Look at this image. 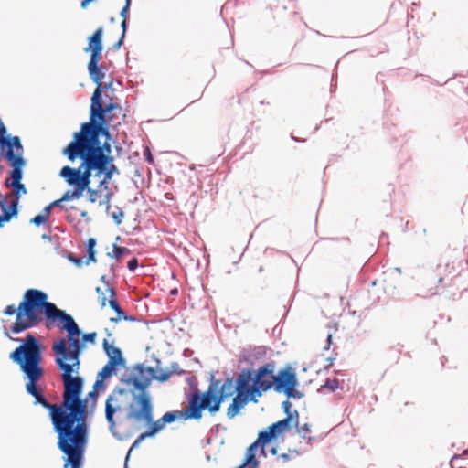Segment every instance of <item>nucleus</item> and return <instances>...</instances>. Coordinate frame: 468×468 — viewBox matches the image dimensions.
<instances>
[{"instance_id": "nucleus-1", "label": "nucleus", "mask_w": 468, "mask_h": 468, "mask_svg": "<svg viewBox=\"0 0 468 468\" xmlns=\"http://www.w3.org/2000/svg\"><path fill=\"white\" fill-rule=\"evenodd\" d=\"M23 343L9 356L17 364L28 381L25 388L28 394L36 399L35 403L48 410L55 432L58 434V448L66 455L65 468H80L84 449L87 443V399H81L84 381L78 374L80 355L82 344L78 336L67 340L55 341L52 349L55 362L62 371V401L51 404L38 390L37 384L44 377L42 362V346L39 340L28 334Z\"/></svg>"}, {"instance_id": "nucleus-2", "label": "nucleus", "mask_w": 468, "mask_h": 468, "mask_svg": "<svg viewBox=\"0 0 468 468\" xmlns=\"http://www.w3.org/2000/svg\"><path fill=\"white\" fill-rule=\"evenodd\" d=\"M124 117L122 108L113 99L106 104L103 103L101 96L95 101L91 99L90 122L83 123L80 131L74 133L73 141L69 144L70 153H86L107 165H115L110 156L109 143L101 144L99 136L101 134L108 138L109 129L117 128Z\"/></svg>"}, {"instance_id": "nucleus-3", "label": "nucleus", "mask_w": 468, "mask_h": 468, "mask_svg": "<svg viewBox=\"0 0 468 468\" xmlns=\"http://www.w3.org/2000/svg\"><path fill=\"white\" fill-rule=\"evenodd\" d=\"M43 311L48 320L61 323L60 328L68 332L67 340L80 335V330L72 316L48 302V295L37 289L26 291L22 302L17 306V319L11 326V331L18 334L37 325L42 321Z\"/></svg>"}, {"instance_id": "nucleus-4", "label": "nucleus", "mask_w": 468, "mask_h": 468, "mask_svg": "<svg viewBox=\"0 0 468 468\" xmlns=\"http://www.w3.org/2000/svg\"><path fill=\"white\" fill-rule=\"evenodd\" d=\"M63 154L68 157L71 162H74L77 158L81 160V164L79 167L74 168L69 165H65L61 168L59 176L73 187V190H68L64 193L61 197L63 201H69L71 199H80L90 184V177H101L98 187H103L108 189V183L112 178L115 173H118L116 165H107L101 162V160L92 157L86 153L71 154L69 144L65 147L62 151Z\"/></svg>"}, {"instance_id": "nucleus-5", "label": "nucleus", "mask_w": 468, "mask_h": 468, "mask_svg": "<svg viewBox=\"0 0 468 468\" xmlns=\"http://www.w3.org/2000/svg\"><path fill=\"white\" fill-rule=\"evenodd\" d=\"M133 370V375L129 377L127 382L140 392L135 397V402L139 408L131 406V410L127 413V419L150 423L152 421V403L146 389L154 379L165 382L172 377L173 373L168 370L145 367L142 364L134 366Z\"/></svg>"}, {"instance_id": "nucleus-6", "label": "nucleus", "mask_w": 468, "mask_h": 468, "mask_svg": "<svg viewBox=\"0 0 468 468\" xmlns=\"http://www.w3.org/2000/svg\"><path fill=\"white\" fill-rule=\"evenodd\" d=\"M218 380L212 381L205 392L194 391L188 398L190 403V415L198 417L203 416V410H207L211 415H215L219 410L221 403L228 398L237 393V382L234 383L232 378H228L219 385Z\"/></svg>"}, {"instance_id": "nucleus-7", "label": "nucleus", "mask_w": 468, "mask_h": 468, "mask_svg": "<svg viewBox=\"0 0 468 468\" xmlns=\"http://www.w3.org/2000/svg\"><path fill=\"white\" fill-rule=\"evenodd\" d=\"M252 378V370L243 369L237 378V394L233 398L231 404L228 407L227 416L229 419L236 417L241 409L250 401L258 402V398L251 393L249 388V383Z\"/></svg>"}, {"instance_id": "nucleus-8", "label": "nucleus", "mask_w": 468, "mask_h": 468, "mask_svg": "<svg viewBox=\"0 0 468 468\" xmlns=\"http://www.w3.org/2000/svg\"><path fill=\"white\" fill-rule=\"evenodd\" d=\"M282 405L287 417L271 424L265 431L259 433V441H261L262 452H264L266 444L270 443L272 440L282 437L292 426L298 425V411H290L291 403L289 401H284Z\"/></svg>"}, {"instance_id": "nucleus-9", "label": "nucleus", "mask_w": 468, "mask_h": 468, "mask_svg": "<svg viewBox=\"0 0 468 468\" xmlns=\"http://www.w3.org/2000/svg\"><path fill=\"white\" fill-rule=\"evenodd\" d=\"M190 403H188L187 407L182 410H173L168 411L163 415L162 418L153 422V420L149 423L150 426L146 431L143 432L139 435V437L134 441L133 444V448L137 447L144 440L149 437H153L154 434L162 431L167 423L174 422L176 419H183L184 420H198V417H193L190 415Z\"/></svg>"}, {"instance_id": "nucleus-10", "label": "nucleus", "mask_w": 468, "mask_h": 468, "mask_svg": "<svg viewBox=\"0 0 468 468\" xmlns=\"http://www.w3.org/2000/svg\"><path fill=\"white\" fill-rule=\"evenodd\" d=\"M131 406L136 408L131 403V392L125 388H115L112 391L105 401V418L111 427L113 429L116 425L114 415L118 411H121Z\"/></svg>"}, {"instance_id": "nucleus-11", "label": "nucleus", "mask_w": 468, "mask_h": 468, "mask_svg": "<svg viewBox=\"0 0 468 468\" xmlns=\"http://www.w3.org/2000/svg\"><path fill=\"white\" fill-rule=\"evenodd\" d=\"M275 365L273 363H266L260 367L254 377L252 376V384L249 383V388L257 398H261L264 392L271 389L275 383Z\"/></svg>"}, {"instance_id": "nucleus-12", "label": "nucleus", "mask_w": 468, "mask_h": 468, "mask_svg": "<svg viewBox=\"0 0 468 468\" xmlns=\"http://www.w3.org/2000/svg\"><path fill=\"white\" fill-rule=\"evenodd\" d=\"M296 385V374L291 367L282 369L278 375H275L273 388L277 392H284L288 397H294L293 392Z\"/></svg>"}, {"instance_id": "nucleus-13", "label": "nucleus", "mask_w": 468, "mask_h": 468, "mask_svg": "<svg viewBox=\"0 0 468 468\" xmlns=\"http://www.w3.org/2000/svg\"><path fill=\"white\" fill-rule=\"evenodd\" d=\"M5 157L13 166V170L11 172V181H9V179L7 178L5 181V185L7 186H11L13 185H17L18 183H21L20 180L22 178V166L25 164V161L22 157V150H16V153H15L14 149H7L5 151Z\"/></svg>"}, {"instance_id": "nucleus-14", "label": "nucleus", "mask_w": 468, "mask_h": 468, "mask_svg": "<svg viewBox=\"0 0 468 468\" xmlns=\"http://www.w3.org/2000/svg\"><path fill=\"white\" fill-rule=\"evenodd\" d=\"M100 60L101 59H90L88 63V70L90 79L97 85L91 97V99H94V101L101 96L102 90L104 89L102 85V80L105 77V72L103 71L104 67L99 66ZM107 87L108 86H105V88Z\"/></svg>"}, {"instance_id": "nucleus-15", "label": "nucleus", "mask_w": 468, "mask_h": 468, "mask_svg": "<svg viewBox=\"0 0 468 468\" xmlns=\"http://www.w3.org/2000/svg\"><path fill=\"white\" fill-rule=\"evenodd\" d=\"M103 28L98 27L88 38V46L84 51L90 53V59H101L103 49L102 44Z\"/></svg>"}, {"instance_id": "nucleus-16", "label": "nucleus", "mask_w": 468, "mask_h": 468, "mask_svg": "<svg viewBox=\"0 0 468 468\" xmlns=\"http://www.w3.org/2000/svg\"><path fill=\"white\" fill-rule=\"evenodd\" d=\"M5 132H6L5 127L3 124V122L0 121V148L2 150H5V151L7 149L13 150L14 148H16V150H22L23 148H22L20 139L16 136L5 138Z\"/></svg>"}, {"instance_id": "nucleus-17", "label": "nucleus", "mask_w": 468, "mask_h": 468, "mask_svg": "<svg viewBox=\"0 0 468 468\" xmlns=\"http://www.w3.org/2000/svg\"><path fill=\"white\" fill-rule=\"evenodd\" d=\"M102 190H106L105 188L103 187H99L98 189H93L91 187H90V185L88 186V188L85 189V191H87V193L89 194V200L90 203H96L98 201V197L100 196V193L101 191ZM108 192L104 195L103 198L99 201V204L101 206H106L107 209L110 208V202L112 200V192L109 190V188L107 189Z\"/></svg>"}, {"instance_id": "nucleus-18", "label": "nucleus", "mask_w": 468, "mask_h": 468, "mask_svg": "<svg viewBox=\"0 0 468 468\" xmlns=\"http://www.w3.org/2000/svg\"><path fill=\"white\" fill-rule=\"evenodd\" d=\"M259 446L261 447V441H259V438H258L247 449L245 460L239 467H242V468H245L246 466H250V468H257L258 467L259 462L256 459V453H257Z\"/></svg>"}, {"instance_id": "nucleus-19", "label": "nucleus", "mask_w": 468, "mask_h": 468, "mask_svg": "<svg viewBox=\"0 0 468 468\" xmlns=\"http://www.w3.org/2000/svg\"><path fill=\"white\" fill-rule=\"evenodd\" d=\"M6 203L7 200L0 196V207L3 211V215L0 216V227L3 226L4 222L9 221L13 216L17 214L16 200L11 201L9 206Z\"/></svg>"}, {"instance_id": "nucleus-20", "label": "nucleus", "mask_w": 468, "mask_h": 468, "mask_svg": "<svg viewBox=\"0 0 468 468\" xmlns=\"http://www.w3.org/2000/svg\"><path fill=\"white\" fill-rule=\"evenodd\" d=\"M102 346L105 353L109 356V362L116 365H120L122 362V352L118 347L110 344L107 339L103 340Z\"/></svg>"}, {"instance_id": "nucleus-21", "label": "nucleus", "mask_w": 468, "mask_h": 468, "mask_svg": "<svg viewBox=\"0 0 468 468\" xmlns=\"http://www.w3.org/2000/svg\"><path fill=\"white\" fill-rule=\"evenodd\" d=\"M96 292L98 294V302L101 307H105L107 301L109 302L111 298L115 297L114 289L107 282H104L103 287L98 286Z\"/></svg>"}, {"instance_id": "nucleus-22", "label": "nucleus", "mask_w": 468, "mask_h": 468, "mask_svg": "<svg viewBox=\"0 0 468 468\" xmlns=\"http://www.w3.org/2000/svg\"><path fill=\"white\" fill-rule=\"evenodd\" d=\"M130 5H131V3H129V0H125V5L122 7V9L121 11V16L123 18L122 22V31L121 37H120L119 41L114 45L115 48H120V47L122 45L123 38L125 37L126 27H127V21H126L127 20V12L130 8Z\"/></svg>"}, {"instance_id": "nucleus-23", "label": "nucleus", "mask_w": 468, "mask_h": 468, "mask_svg": "<svg viewBox=\"0 0 468 468\" xmlns=\"http://www.w3.org/2000/svg\"><path fill=\"white\" fill-rule=\"evenodd\" d=\"M109 304L117 313V316L116 317H112L111 318L112 322L117 323V322H119L122 319H124V320H133L132 317H129V316L124 314V312L120 307V305H119L117 300L115 299V297L111 298L109 300Z\"/></svg>"}, {"instance_id": "nucleus-24", "label": "nucleus", "mask_w": 468, "mask_h": 468, "mask_svg": "<svg viewBox=\"0 0 468 468\" xmlns=\"http://www.w3.org/2000/svg\"><path fill=\"white\" fill-rule=\"evenodd\" d=\"M130 254V250L126 247H120L116 244L112 245V251L108 252V256L120 261L124 255Z\"/></svg>"}, {"instance_id": "nucleus-25", "label": "nucleus", "mask_w": 468, "mask_h": 468, "mask_svg": "<svg viewBox=\"0 0 468 468\" xmlns=\"http://www.w3.org/2000/svg\"><path fill=\"white\" fill-rule=\"evenodd\" d=\"M14 191L9 194V196L5 199H10L9 203L11 201L16 200V206L18 205V199L21 194H26L27 189L25 186L22 183H18L17 185H13Z\"/></svg>"}, {"instance_id": "nucleus-26", "label": "nucleus", "mask_w": 468, "mask_h": 468, "mask_svg": "<svg viewBox=\"0 0 468 468\" xmlns=\"http://www.w3.org/2000/svg\"><path fill=\"white\" fill-rule=\"evenodd\" d=\"M95 245H96V239L94 238H90L88 239L87 244V251H88V259L85 261V263L88 265L90 262H95Z\"/></svg>"}, {"instance_id": "nucleus-27", "label": "nucleus", "mask_w": 468, "mask_h": 468, "mask_svg": "<svg viewBox=\"0 0 468 468\" xmlns=\"http://www.w3.org/2000/svg\"><path fill=\"white\" fill-rule=\"evenodd\" d=\"M340 388V382L336 378H328L324 385L321 386L320 389H328L329 391H335Z\"/></svg>"}, {"instance_id": "nucleus-28", "label": "nucleus", "mask_w": 468, "mask_h": 468, "mask_svg": "<svg viewBox=\"0 0 468 468\" xmlns=\"http://www.w3.org/2000/svg\"><path fill=\"white\" fill-rule=\"evenodd\" d=\"M116 366V364L108 361V363L102 367V369L99 373V376L101 378V379L109 378Z\"/></svg>"}, {"instance_id": "nucleus-29", "label": "nucleus", "mask_w": 468, "mask_h": 468, "mask_svg": "<svg viewBox=\"0 0 468 468\" xmlns=\"http://www.w3.org/2000/svg\"><path fill=\"white\" fill-rule=\"evenodd\" d=\"M296 428L297 433L301 435L302 438L305 439L307 438V435L311 432L310 427L308 424H304L303 426H300L299 424L297 426H294Z\"/></svg>"}, {"instance_id": "nucleus-30", "label": "nucleus", "mask_w": 468, "mask_h": 468, "mask_svg": "<svg viewBox=\"0 0 468 468\" xmlns=\"http://www.w3.org/2000/svg\"><path fill=\"white\" fill-rule=\"evenodd\" d=\"M96 336H97V334L95 332L84 334L82 335V342H80V344H82V346H84L85 342H90V343L93 344V343H95ZM84 346H82V348Z\"/></svg>"}, {"instance_id": "nucleus-31", "label": "nucleus", "mask_w": 468, "mask_h": 468, "mask_svg": "<svg viewBox=\"0 0 468 468\" xmlns=\"http://www.w3.org/2000/svg\"><path fill=\"white\" fill-rule=\"evenodd\" d=\"M298 454H299V452L297 451H292V452L290 451L289 453H282V454L279 455L278 458H281L283 463H286L292 459V455L297 456Z\"/></svg>"}, {"instance_id": "nucleus-32", "label": "nucleus", "mask_w": 468, "mask_h": 468, "mask_svg": "<svg viewBox=\"0 0 468 468\" xmlns=\"http://www.w3.org/2000/svg\"><path fill=\"white\" fill-rule=\"evenodd\" d=\"M47 220V215H43V214H40V215H37L36 217H34L32 219H31V222L39 226L40 224H43L45 223Z\"/></svg>"}, {"instance_id": "nucleus-33", "label": "nucleus", "mask_w": 468, "mask_h": 468, "mask_svg": "<svg viewBox=\"0 0 468 468\" xmlns=\"http://www.w3.org/2000/svg\"><path fill=\"white\" fill-rule=\"evenodd\" d=\"M112 218L114 219L116 224H121L122 219L123 218V212L121 209H118L117 212H113L112 214Z\"/></svg>"}, {"instance_id": "nucleus-34", "label": "nucleus", "mask_w": 468, "mask_h": 468, "mask_svg": "<svg viewBox=\"0 0 468 468\" xmlns=\"http://www.w3.org/2000/svg\"><path fill=\"white\" fill-rule=\"evenodd\" d=\"M4 314H6V315H13L15 314H17V307H16L15 305H8L5 307V311H4Z\"/></svg>"}, {"instance_id": "nucleus-35", "label": "nucleus", "mask_w": 468, "mask_h": 468, "mask_svg": "<svg viewBox=\"0 0 468 468\" xmlns=\"http://www.w3.org/2000/svg\"><path fill=\"white\" fill-rule=\"evenodd\" d=\"M105 388V384L103 382V379H97L96 382L94 383L93 385V389L95 390H99V389H101L103 390Z\"/></svg>"}, {"instance_id": "nucleus-36", "label": "nucleus", "mask_w": 468, "mask_h": 468, "mask_svg": "<svg viewBox=\"0 0 468 468\" xmlns=\"http://www.w3.org/2000/svg\"><path fill=\"white\" fill-rule=\"evenodd\" d=\"M144 155L145 157V160L149 163V164H153L154 163V157L150 152V149L149 148H146L145 151L144 152Z\"/></svg>"}, {"instance_id": "nucleus-37", "label": "nucleus", "mask_w": 468, "mask_h": 468, "mask_svg": "<svg viewBox=\"0 0 468 468\" xmlns=\"http://www.w3.org/2000/svg\"><path fill=\"white\" fill-rule=\"evenodd\" d=\"M138 266L137 259L133 258L128 262V269L130 271H134Z\"/></svg>"}, {"instance_id": "nucleus-38", "label": "nucleus", "mask_w": 468, "mask_h": 468, "mask_svg": "<svg viewBox=\"0 0 468 468\" xmlns=\"http://www.w3.org/2000/svg\"><path fill=\"white\" fill-rule=\"evenodd\" d=\"M70 260L79 267H80L82 265V259L81 258H73V257H70Z\"/></svg>"}, {"instance_id": "nucleus-39", "label": "nucleus", "mask_w": 468, "mask_h": 468, "mask_svg": "<svg viewBox=\"0 0 468 468\" xmlns=\"http://www.w3.org/2000/svg\"><path fill=\"white\" fill-rule=\"evenodd\" d=\"M52 209V206L49 204L48 206H47L44 210H43V215H47V218L49 217V214H50V211Z\"/></svg>"}, {"instance_id": "nucleus-40", "label": "nucleus", "mask_w": 468, "mask_h": 468, "mask_svg": "<svg viewBox=\"0 0 468 468\" xmlns=\"http://www.w3.org/2000/svg\"><path fill=\"white\" fill-rule=\"evenodd\" d=\"M97 396H98V394H97V390H95V389H93L92 391H90V392L89 393V397H90V398H91V399H96Z\"/></svg>"}, {"instance_id": "nucleus-41", "label": "nucleus", "mask_w": 468, "mask_h": 468, "mask_svg": "<svg viewBox=\"0 0 468 468\" xmlns=\"http://www.w3.org/2000/svg\"><path fill=\"white\" fill-rule=\"evenodd\" d=\"M331 343H332V334H328L327 335V346H325L326 349L329 348Z\"/></svg>"}, {"instance_id": "nucleus-42", "label": "nucleus", "mask_w": 468, "mask_h": 468, "mask_svg": "<svg viewBox=\"0 0 468 468\" xmlns=\"http://www.w3.org/2000/svg\"><path fill=\"white\" fill-rule=\"evenodd\" d=\"M61 202H62V200H61V198H60V199H58V200H55V201H53L52 203H50V205H51V206H52V207H53L59 206Z\"/></svg>"}, {"instance_id": "nucleus-43", "label": "nucleus", "mask_w": 468, "mask_h": 468, "mask_svg": "<svg viewBox=\"0 0 468 468\" xmlns=\"http://www.w3.org/2000/svg\"><path fill=\"white\" fill-rule=\"evenodd\" d=\"M271 452H272V454H276V449H275V448H272V449H271Z\"/></svg>"}, {"instance_id": "nucleus-44", "label": "nucleus", "mask_w": 468, "mask_h": 468, "mask_svg": "<svg viewBox=\"0 0 468 468\" xmlns=\"http://www.w3.org/2000/svg\"><path fill=\"white\" fill-rule=\"evenodd\" d=\"M129 3H131V0H129Z\"/></svg>"}]
</instances>
